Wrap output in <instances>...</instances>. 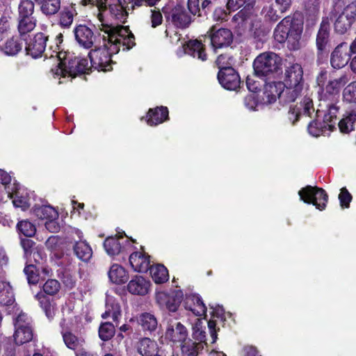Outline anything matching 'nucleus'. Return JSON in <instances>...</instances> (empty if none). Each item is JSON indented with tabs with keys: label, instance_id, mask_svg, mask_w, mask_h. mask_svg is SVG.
Wrapping results in <instances>:
<instances>
[{
	"label": "nucleus",
	"instance_id": "nucleus-1",
	"mask_svg": "<svg viewBox=\"0 0 356 356\" xmlns=\"http://www.w3.org/2000/svg\"><path fill=\"white\" fill-rule=\"evenodd\" d=\"M104 31L107 35H103V45L95 46L88 56L92 68L106 72L112 69L111 56L118 54L120 47L124 51L132 48L135 45V38L127 26L121 25H106Z\"/></svg>",
	"mask_w": 356,
	"mask_h": 356
},
{
	"label": "nucleus",
	"instance_id": "nucleus-2",
	"mask_svg": "<svg viewBox=\"0 0 356 356\" xmlns=\"http://www.w3.org/2000/svg\"><path fill=\"white\" fill-rule=\"evenodd\" d=\"M349 80L348 75L343 74L339 78L330 79L325 87L322 88L319 93V106L325 109V120L337 117L339 112V106L337 104L339 102L340 90Z\"/></svg>",
	"mask_w": 356,
	"mask_h": 356
},
{
	"label": "nucleus",
	"instance_id": "nucleus-3",
	"mask_svg": "<svg viewBox=\"0 0 356 356\" xmlns=\"http://www.w3.org/2000/svg\"><path fill=\"white\" fill-rule=\"evenodd\" d=\"M284 97L289 102H294L305 89L303 70L298 64H293L285 70L282 82Z\"/></svg>",
	"mask_w": 356,
	"mask_h": 356
},
{
	"label": "nucleus",
	"instance_id": "nucleus-4",
	"mask_svg": "<svg viewBox=\"0 0 356 356\" xmlns=\"http://www.w3.org/2000/svg\"><path fill=\"white\" fill-rule=\"evenodd\" d=\"M334 18V28L336 32L344 34L356 20V3L343 6L340 2L337 3L332 11Z\"/></svg>",
	"mask_w": 356,
	"mask_h": 356
},
{
	"label": "nucleus",
	"instance_id": "nucleus-5",
	"mask_svg": "<svg viewBox=\"0 0 356 356\" xmlns=\"http://www.w3.org/2000/svg\"><path fill=\"white\" fill-rule=\"evenodd\" d=\"M281 65V58L271 51L260 54L253 63L255 74L260 76H267L276 72Z\"/></svg>",
	"mask_w": 356,
	"mask_h": 356
},
{
	"label": "nucleus",
	"instance_id": "nucleus-6",
	"mask_svg": "<svg viewBox=\"0 0 356 356\" xmlns=\"http://www.w3.org/2000/svg\"><path fill=\"white\" fill-rule=\"evenodd\" d=\"M31 320L24 312H20L15 320V331L14 341L17 345H22L32 340L33 337L31 325Z\"/></svg>",
	"mask_w": 356,
	"mask_h": 356
},
{
	"label": "nucleus",
	"instance_id": "nucleus-7",
	"mask_svg": "<svg viewBox=\"0 0 356 356\" xmlns=\"http://www.w3.org/2000/svg\"><path fill=\"white\" fill-rule=\"evenodd\" d=\"M298 195L304 202L312 204L321 211L326 207L328 197L323 188L307 186L299 191Z\"/></svg>",
	"mask_w": 356,
	"mask_h": 356
},
{
	"label": "nucleus",
	"instance_id": "nucleus-8",
	"mask_svg": "<svg viewBox=\"0 0 356 356\" xmlns=\"http://www.w3.org/2000/svg\"><path fill=\"white\" fill-rule=\"evenodd\" d=\"M211 40V44L214 49L229 46L233 41L232 32L228 29H217L212 26L207 32Z\"/></svg>",
	"mask_w": 356,
	"mask_h": 356
},
{
	"label": "nucleus",
	"instance_id": "nucleus-9",
	"mask_svg": "<svg viewBox=\"0 0 356 356\" xmlns=\"http://www.w3.org/2000/svg\"><path fill=\"white\" fill-rule=\"evenodd\" d=\"M74 37L79 45L85 49L95 47L97 43V36L92 30L83 24L76 26L74 29Z\"/></svg>",
	"mask_w": 356,
	"mask_h": 356
},
{
	"label": "nucleus",
	"instance_id": "nucleus-10",
	"mask_svg": "<svg viewBox=\"0 0 356 356\" xmlns=\"http://www.w3.org/2000/svg\"><path fill=\"white\" fill-rule=\"evenodd\" d=\"M156 301L161 309L175 312L181 303V295L179 291L173 292L171 294L165 291H159L156 293Z\"/></svg>",
	"mask_w": 356,
	"mask_h": 356
},
{
	"label": "nucleus",
	"instance_id": "nucleus-11",
	"mask_svg": "<svg viewBox=\"0 0 356 356\" xmlns=\"http://www.w3.org/2000/svg\"><path fill=\"white\" fill-rule=\"evenodd\" d=\"M218 79L221 86L229 90L237 89L241 83L238 74L233 68L219 71Z\"/></svg>",
	"mask_w": 356,
	"mask_h": 356
},
{
	"label": "nucleus",
	"instance_id": "nucleus-12",
	"mask_svg": "<svg viewBox=\"0 0 356 356\" xmlns=\"http://www.w3.org/2000/svg\"><path fill=\"white\" fill-rule=\"evenodd\" d=\"M348 48L347 43L341 42L334 49L330 58L331 65L334 68L340 69L348 64L350 60Z\"/></svg>",
	"mask_w": 356,
	"mask_h": 356
},
{
	"label": "nucleus",
	"instance_id": "nucleus-13",
	"mask_svg": "<svg viewBox=\"0 0 356 356\" xmlns=\"http://www.w3.org/2000/svg\"><path fill=\"white\" fill-rule=\"evenodd\" d=\"M165 336L172 342L182 344L188 339V331L181 323L175 322L168 325Z\"/></svg>",
	"mask_w": 356,
	"mask_h": 356
},
{
	"label": "nucleus",
	"instance_id": "nucleus-14",
	"mask_svg": "<svg viewBox=\"0 0 356 356\" xmlns=\"http://www.w3.org/2000/svg\"><path fill=\"white\" fill-rule=\"evenodd\" d=\"M336 118L325 120L324 117L323 123L316 121L310 122L307 127L309 134L314 137L329 134L330 131L335 129Z\"/></svg>",
	"mask_w": 356,
	"mask_h": 356
},
{
	"label": "nucleus",
	"instance_id": "nucleus-15",
	"mask_svg": "<svg viewBox=\"0 0 356 356\" xmlns=\"http://www.w3.org/2000/svg\"><path fill=\"white\" fill-rule=\"evenodd\" d=\"M47 37L42 33H38L26 47L27 54L36 58L42 55L46 47Z\"/></svg>",
	"mask_w": 356,
	"mask_h": 356
},
{
	"label": "nucleus",
	"instance_id": "nucleus-16",
	"mask_svg": "<svg viewBox=\"0 0 356 356\" xmlns=\"http://www.w3.org/2000/svg\"><path fill=\"white\" fill-rule=\"evenodd\" d=\"M284 88L281 82H274L268 83L265 88V97L268 103L271 104L276 101L277 98H280L282 101L289 102L287 98L284 97L283 93Z\"/></svg>",
	"mask_w": 356,
	"mask_h": 356
},
{
	"label": "nucleus",
	"instance_id": "nucleus-17",
	"mask_svg": "<svg viewBox=\"0 0 356 356\" xmlns=\"http://www.w3.org/2000/svg\"><path fill=\"white\" fill-rule=\"evenodd\" d=\"M129 263L135 271L147 272L150 266L149 256L141 252H136L129 256Z\"/></svg>",
	"mask_w": 356,
	"mask_h": 356
},
{
	"label": "nucleus",
	"instance_id": "nucleus-18",
	"mask_svg": "<svg viewBox=\"0 0 356 356\" xmlns=\"http://www.w3.org/2000/svg\"><path fill=\"white\" fill-rule=\"evenodd\" d=\"M183 49L185 54H188L193 58L204 61L207 60V54L204 52V48L202 43L197 40H189L183 45Z\"/></svg>",
	"mask_w": 356,
	"mask_h": 356
},
{
	"label": "nucleus",
	"instance_id": "nucleus-19",
	"mask_svg": "<svg viewBox=\"0 0 356 356\" xmlns=\"http://www.w3.org/2000/svg\"><path fill=\"white\" fill-rule=\"evenodd\" d=\"M137 350L142 356H154L163 352L155 341L149 338H143L138 343Z\"/></svg>",
	"mask_w": 356,
	"mask_h": 356
},
{
	"label": "nucleus",
	"instance_id": "nucleus-20",
	"mask_svg": "<svg viewBox=\"0 0 356 356\" xmlns=\"http://www.w3.org/2000/svg\"><path fill=\"white\" fill-rule=\"evenodd\" d=\"M56 54L50 55V58H56L58 64L54 69H51V72L54 75L61 76L63 77L67 76V72L68 70V61L70 59L67 58V53L65 51H56Z\"/></svg>",
	"mask_w": 356,
	"mask_h": 356
},
{
	"label": "nucleus",
	"instance_id": "nucleus-21",
	"mask_svg": "<svg viewBox=\"0 0 356 356\" xmlns=\"http://www.w3.org/2000/svg\"><path fill=\"white\" fill-rule=\"evenodd\" d=\"M185 305L186 309L191 311L195 316H200L206 314V307L198 295L188 296Z\"/></svg>",
	"mask_w": 356,
	"mask_h": 356
},
{
	"label": "nucleus",
	"instance_id": "nucleus-22",
	"mask_svg": "<svg viewBox=\"0 0 356 356\" xmlns=\"http://www.w3.org/2000/svg\"><path fill=\"white\" fill-rule=\"evenodd\" d=\"M86 58L71 59L68 61V70L67 76L74 77L79 73H86L91 68Z\"/></svg>",
	"mask_w": 356,
	"mask_h": 356
},
{
	"label": "nucleus",
	"instance_id": "nucleus-23",
	"mask_svg": "<svg viewBox=\"0 0 356 356\" xmlns=\"http://www.w3.org/2000/svg\"><path fill=\"white\" fill-rule=\"evenodd\" d=\"M172 23L179 28L187 27L191 22V17L181 7H176L172 11L169 17Z\"/></svg>",
	"mask_w": 356,
	"mask_h": 356
},
{
	"label": "nucleus",
	"instance_id": "nucleus-24",
	"mask_svg": "<svg viewBox=\"0 0 356 356\" xmlns=\"http://www.w3.org/2000/svg\"><path fill=\"white\" fill-rule=\"evenodd\" d=\"M302 31V24L297 21H293L286 40L290 49L296 50L300 48Z\"/></svg>",
	"mask_w": 356,
	"mask_h": 356
},
{
	"label": "nucleus",
	"instance_id": "nucleus-25",
	"mask_svg": "<svg viewBox=\"0 0 356 356\" xmlns=\"http://www.w3.org/2000/svg\"><path fill=\"white\" fill-rule=\"evenodd\" d=\"M293 20L289 17L284 18L277 25L274 31L275 39L280 43L287 40Z\"/></svg>",
	"mask_w": 356,
	"mask_h": 356
},
{
	"label": "nucleus",
	"instance_id": "nucleus-26",
	"mask_svg": "<svg viewBox=\"0 0 356 356\" xmlns=\"http://www.w3.org/2000/svg\"><path fill=\"white\" fill-rule=\"evenodd\" d=\"M127 287L130 293L143 296L148 293L149 282L142 276H136L129 282Z\"/></svg>",
	"mask_w": 356,
	"mask_h": 356
},
{
	"label": "nucleus",
	"instance_id": "nucleus-27",
	"mask_svg": "<svg viewBox=\"0 0 356 356\" xmlns=\"http://www.w3.org/2000/svg\"><path fill=\"white\" fill-rule=\"evenodd\" d=\"M60 326L66 329L80 330L82 326L81 317L75 315L72 310L67 309L66 312L63 311V317L60 322Z\"/></svg>",
	"mask_w": 356,
	"mask_h": 356
},
{
	"label": "nucleus",
	"instance_id": "nucleus-28",
	"mask_svg": "<svg viewBox=\"0 0 356 356\" xmlns=\"http://www.w3.org/2000/svg\"><path fill=\"white\" fill-rule=\"evenodd\" d=\"M109 280L114 284H122L129 280V275L126 270L120 265L113 264L108 273Z\"/></svg>",
	"mask_w": 356,
	"mask_h": 356
},
{
	"label": "nucleus",
	"instance_id": "nucleus-29",
	"mask_svg": "<svg viewBox=\"0 0 356 356\" xmlns=\"http://www.w3.org/2000/svg\"><path fill=\"white\" fill-rule=\"evenodd\" d=\"M168 111L166 107L161 106L149 109L147 115V123L150 126L157 125L167 120Z\"/></svg>",
	"mask_w": 356,
	"mask_h": 356
},
{
	"label": "nucleus",
	"instance_id": "nucleus-30",
	"mask_svg": "<svg viewBox=\"0 0 356 356\" xmlns=\"http://www.w3.org/2000/svg\"><path fill=\"white\" fill-rule=\"evenodd\" d=\"M63 339L66 346L76 352L83 350L85 347V339L78 337L70 332H62Z\"/></svg>",
	"mask_w": 356,
	"mask_h": 356
},
{
	"label": "nucleus",
	"instance_id": "nucleus-31",
	"mask_svg": "<svg viewBox=\"0 0 356 356\" xmlns=\"http://www.w3.org/2000/svg\"><path fill=\"white\" fill-rule=\"evenodd\" d=\"M103 318H111L118 325L119 318L121 316L120 307L118 302H115L111 298H107L106 304V311L102 315Z\"/></svg>",
	"mask_w": 356,
	"mask_h": 356
},
{
	"label": "nucleus",
	"instance_id": "nucleus-32",
	"mask_svg": "<svg viewBox=\"0 0 356 356\" xmlns=\"http://www.w3.org/2000/svg\"><path fill=\"white\" fill-rule=\"evenodd\" d=\"M14 302L13 293L9 283L0 281V306H10Z\"/></svg>",
	"mask_w": 356,
	"mask_h": 356
},
{
	"label": "nucleus",
	"instance_id": "nucleus-33",
	"mask_svg": "<svg viewBox=\"0 0 356 356\" xmlns=\"http://www.w3.org/2000/svg\"><path fill=\"white\" fill-rule=\"evenodd\" d=\"M356 122V113L355 112L346 113L338 123V127L343 134H349L355 129Z\"/></svg>",
	"mask_w": 356,
	"mask_h": 356
},
{
	"label": "nucleus",
	"instance_id": "nucleus-34",
	"mask_svg": "<svg viewBox=\"0 0 356 356\" xmlns=\"http://www.w3.org/2000/svg\"><path fill=\"white\" fill-rule=\"evenodd\" d=\"M153 280L156 284H162L169 279L168 269L162 264L152 266L149 268Z\"/></svg>",
	"mask_w": 356,
	"mask_h": 356
},
{
	"label": "nucleus",
	"instance_id": "nucleus-35",
	"mask_svg": "<svg viewBox=\"0 0 356 356\" xmlns=\"http://www.w3.org/2000/svg\"><path fill=\"white\" fill-rule=\"evenodd\" d=\"M74 252L76 257L83 261H88L92 255L90 246L85 241H79L74 245Z\"/></svg>",
	"mask_w": 356,
	"mask_h": 356
},
{
	"label": "nucleus",
	"instance_id": "nucleus-36",
	"mask_svg": "<svg viewBox=\"0 0 356 356\" xmlns=\"http://www.w3.org/2000/svg\"><path fill=\"white\" fill-rule=\"evenodd\" d=\"M204 347V343L194 342L188 339L181 346L182 356H197Z\"/></svg>",
	"mask_w": 356,
	"mask_h": 356
},
{
	"label": "nucleus",
	"instance_id": "nucleus-37",
	"mask_svg": "<svg viewBox=\"0 0 356 356\" xmlns=\"http://www.w3.org/2000/svg\"><path fill=\"white\" fill-rule=\"evenodd\" d=\"M117 3L108 4L111 15L119 22L124 23L128 16L126 8L120 0H117Z\"/></svg>",
	"mask_w": 356,
	"mask_h": 356
},
{
	"label": "nucleus",
	"instance_id": "nucleus-38",
	"mask_svg": "<svg viewBox=\"0 0 356 356\" xmlns=\"http://www.w3.org/2000/svg\"><path fill=\"white\" fill-rule=\"evenodd\" d=\"M138 322L144 330L150 332L155 330L158 325V321L155 316L148 312L140 314Z\"/></svg>",
	"mask_w": 356,
	"mask_h": 356
},
{
	"label": "nucleus",
	"instance_id": "nucleus-39",
	"mask_svg": "<svg viewBox=\"0 0 356 356\" xmlns=\"http://www.w3.org/2000/svg\"><path fill=\"white\" fill-rule=\"evenodd\" d=\"M22 48V42L18 38H11L2 47L3 51L8 56L16 55Z\"/></svg>",
	"mask_w": 356,
	"mask_h": 356
},
{
	"label": "nucleus",
	"instance_id": "nucleus-40",
	"mask_svg": "<svg viewBox=\"0 0 356 356\" xmlns=\"http://www.w3.org/2000/svg\"><path fill=\"white\" fill-rule=\"evenodd\" d=\"M35 213L39 218L46 220V221L49 219H58V211L54 207L48 205L35 209Z\"/></svg>",
	"mask_w": 356,
	"mask_h": 356
},
{
	"label": "nucleus",
	"instance_id": "nucleus-41",
	"mask_svg": "<svg viewBox=\"0 0 356 356\" xmlns=\"http://www.w3.org/2000/svg\"><path fill=\"white\" fill-rule=\"evenodd\" d=\"M104 247L107 254L111 256L118 254L121 250L119 238L115 237L107 238L104 243Z\"/></svg>",
	"mask_w": 356,
	"mask_h": 356
},
{
	"label": "nucleus",
	"instance_id": "nucleus-42",
	"mask_svg": "<svg viewBox=\"0 0 356 356\" xmlns=\"http://www.w3.org/2000/svg\"><path fill=\"white\" fill-rule=\"evenodd\" d=\"M329 37V24L322 22L316 37V45L319 50H323Z\"/></svg>",
	"mask_w": 356,
	"mask_h": 356
},
{
	"label": "nucleus",
	"instance_id": "nucleus-43",
	"mask_svg": "<svg viewBox=\"0 0 356 356\" xmlns=\"http://www.w3.org/2000/svg\"><path fill=\"white\" fill-rule=\"evenodd\" d=\"M60 8V0H43L41 10L46 15H52L56 14Z\"/></svg>",
	"mask_w": 356,
	"mask_h": 356
},
{
	"label": "nucleus",
	"instance_id": "nucleus-44",
	"mask_svg": "<svg viewBox=\"0 0 356 356\" xmlns=\"http://www.w3.org/2000/svg\"><path fill=\"white\" fill-rule=\"evenodd\" d=\"M35 27V19L33 17H19L18 30L20 34L31 32Z\"/></svg>",
	"mask_w": 356,
	"mask_h": 356
},
{
	"label": "nucleus",
	"instance_id": "nucleus-45",
	"mask_svg": "<svg viewBox=\"0 0 356 356\" xmlns=\"http://www.w3.org/2000/svg\"><path fill=\"white\" fill-rule=\"evenodd\" d=\"M10 175L6 171L0 169V182L5 186L8 197H13V190L18 187L15 183H11Z\"/></svg>",
	"mask_w": 356,
	"mask_h": 356
},
{
	"label": "nucleus",
	"instance_id": "nucleus-46",
	"mask_svg": "<svg viewBox=\"0 0 356 356\" xmlns=\"http://www.w3.org/2000/svg\"><path fill=\"white\" fill-rule=\"evenodd\" d=\"M261 13L266 19L273 22L278 20L283 15L282 12H277L275 3L265 6Z\"/></svg>",
	"mask_w": 356,
	"mask_h": 356
},
{
	"label": "nucleus",
	"instance_id": "nucleus-47",
	"mask_svg": "<svg viewBox=\"0 0 356 356\" xmlns=\"http://www.w3.org/2000/svg\"><path fill=\"white\" fill-rule=\"evenodd\" d=\"M75 10L71 8H64L60 13L59 24L64 28H69L74 20Z\"/></svg>",
	"mask_w": 356,
	"mask_h": 356
},
{
	"label": "nucleus",
	"instance_id": "nucleus-48",
	"mask_svg": "<svg viewBox=\"0 0 356 356\" xmlns=\"http://www.w3.org/2000/svg\"><path fill=\"white\" fill-rule=\"evenodd\" d=\"M343 100L347 103L356 104V81L348 84L343 90Z\"/></svg>",
	"mask_w": 356,
	"mask_h": 356
},
{
	"label": "nucleus",
	"instance_id": "nucleus-49",
	"mask_svg": "<svg viewBox=\"0 0 356 356\" xmlns=\"http://www.w3.org/2000/svg\"><path fill=\"white\" fill-rule=\"evenodd\" d=\"M19 17H33L34 4L31 0H21L18 6Z\"/></svg>",
	"mask_w": 356,
	"mask_h": 356
},
{
	"label": "nucleus",
	"instance_id": "nucleus-50",
	"mask_svg": "<svg viewBox=\"0 0 356 356\" xmlns=\"http://www.w3.org/2000/svg\"><path fill=\"white\" fill-rule=\"evenodd\" d=\"M18 231L27 237H32L36 232L35 226L28 220H22L17 225Z\"/></svg>",
	"mask_w": 356,
	"mask_h": 356
},
{
	"label": "nucleus",
	"instance_id": "nucleus-51",
	"mask_svg": "<svg viewBox=\"0 0 356 356\" xmlns=\"http://www.w3.org/2000/svg\"><path fill=\"white\" fill-rule=\"evenodd\" d=\"M193 337L199 341L198 343H202L204 346L207 345L205 342L206 333L202 330V321L200 318H196L193 326Z\"/></svg>",
	"mask_w": 356,
	"mask_h": 356
},
{
	"label": "nucleus",
	"instance_id": "nucleus-52",
	"mask_svg": "<svg viewBox=\"0 0 356 356\" xmlns=\"http://www.w3.org/2000/svg\"><path fill=\"white\" fill-rule=\"evenodd\" d=\"M35 298L40 300V305L43 308L46 316L50 319L53 318L56 313V307L51 305L47 298L42 294H37Z\"/></svg>",
	"mask_w": 356,
	"mask_h": 356
},
{
	"label": "nucleus",
	"instance_id": "nucleus-53",
	"mask_svg": "<svg viewBox=\"0 0 356 356\" xmlns=\"http://www.w3.org/2000/svg\"><path fill=\"white\" fill-rule=\"evenodd\" d=\"M115 334V327L109 322L101 324L99 329V336L103 341L110 339Z\"/></svg>",
	"mask_w": 356,
	"mask_h": 356
},
{
	"label": "nucleus",
	"instance_id": "nucleus-54",
	"mask_svg": "<svg viewBox=\"0 0 356 356\" xmlns=\"http://www.w3.org/2000/svg\"><path fill=\"white\" fill-rule=\"evenodd\" d=\"M8 197L13 200V203L15 207H20L24 210L29 207L27 199L19 195L17 187L13 190V197Z\"/></svg>",
	"mask_w": 356,
	"mask_h": 356
},
{
	"label": "nucleus",
	"instance_id": "nucleus-55",
	"mask_svg": "<svg viewBox=\"0 0 356 356\" xmlns=\"http://www.w3.org/2000/svg\"><path fill=\"white\" fill-rule=\"evenodd\" d=\"M24 272L26 275L29 284H36L38 282L39 276L34 265L26 266L24 269Z\"/></svg>",
	"mask_w": 356,
	"mask_h": 356
},
{
	"label": "nucleus",
	"instance_id": "nucleus-56",
	"mask_svg": "<svg viewBox=\"0 0 356 356\" xmlns=\"http://www.w3.org/2000/svg\"><path fill=\"white\" fill-rule=\"evenodd\" d=\"M60 283L56 280H48L43 286L44 291L49 295L56 294L60 289Z\"/></svg>",
	"mask_w": 356,
	"mask_h": 356
},
{
	"label": "nucleus",
	"instance_id": "nucleus-57",
	"mask_svg": "<svg viewBox=\"0 0 356 356\" xmlns=\"http://www.w3.org/2000/svg\"><path fill=\"white\" fill-rule=\"evenodd\" d=\"M339 199L340 200L341 207L343 208H348L352 200V196L346 188H343L341 189V192L339 195Z\"/></svg>",
	"mask_w": 356,
	"mask_h": 356
},
{
	"label": "nucleus",
	"instance_id": "nucleus-58",
	"mask_svg": "<svg viewBox=\"0 0 356 356\" xmlns=\"http://www.w3.org/2000/svg\"><path fill=\"white\" fill-rule=\"evenodd\" d=\"M151 26L153 28H155L159 25H161L163 22V16L159 9H156V8L151 10Z\"/></svg>",
	"mask_w": 356,
	"mask_h": 356
},
{
	"label": "nucleus",
	"instance_id": "nucleus-59",
	"mask_svg": "<svg viewBox=\"0 0 356 356\" xmlns=\"http://www.w3.org/2000/svg\"><path fill=\"white\" fill-rule=\"evenodd\" d=\"M231 58L226 55H220L216 60V64L220 69V71L225 70L227 68H232L231 67L232 63L230 62Z\"/></svg>",
	"mask_w": 356,
	"mask_h": 356
},
{
	"label": "nucleus",
	"instance_id": "nucleus-60",
	"mask_svg": "<svg viewBox=\"0 0 356 356\" xmlns=\"http://www.w3.org/2000/svg\"><path fill=\"white\" fill-rule=\"evenodd\" d=\"M275 7L277 8V12H282L284 14L291 8L292 0H275Z\"/></svg>",
	"mask_w": 356,
	"mask_h": 356
},
{
	"label": "nucleus",
	"instance_id": "nucleus-61",
	"mask_svg": "<svg viewBox=\"0 0 356 356\" xmlns=\"http://www.w3.org/2000/svg\"><path fill=\"white\" fill-rule=\"evenodd\" d=\"M188 8L193 15H202L199 0H188Z\"/></svg>",
	"mask_w": 356,
	"mask_h": 356
},
{
	"label": "nucleus",
	"instance_id": "nucleus-62",
	"mask_svg": "<svg viewBox=\"0 0 356 356\" xmlns=\"http://www.w3.org/2000/svg\"><path fill=\"white\" fill-rule=\"evenodd\" d=\"M20 243L24 251V256L27 257L31 254L32 248L33 247L35 243L29 238H22Z\"/></svg>",
	"mask_w": 356,
	"mask_h": 356
},
{
	"label": "nucleus",
	"instance_id": "nucleus-63",
	"mask_svg": "<svg viewBox=\"0 0 356 356\" xmlns=\"http://www.w3.org/2000/svg\"><path fill=\"white\" fill-rule=\"evenodd\" d=\"M300 115V109L296 106H290L288 111V119L293 124L298 120Z\"/></svg>",
	"mask_w": 356,
	"mask_h": 356
},
{
	"label": "nucleus",
	"instance_id": "nucleus-64",
	"mask_svg": "<svg viewBox=\"0 0 356 356\" xmlns=\"http://www.w3.org/2000/svg\"><path fill=\"white\" fill-rule=\"evenodd\" d=\"M301 105L303 106L304 112L310 115L312 112H314V106H313V101L309 97H305L302 102H301Z\"/></svg>",
	"mask_w": 356,
	"mask_h": 356
}]
</instances>
